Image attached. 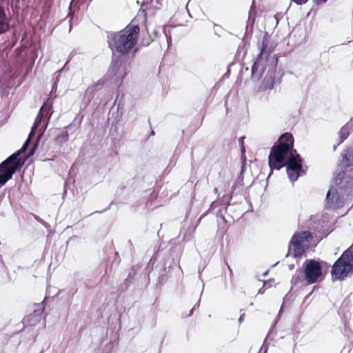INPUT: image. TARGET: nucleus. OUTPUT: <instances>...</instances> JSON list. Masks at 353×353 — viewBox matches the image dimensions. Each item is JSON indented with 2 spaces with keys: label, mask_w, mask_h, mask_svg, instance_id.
I'll use <instances>...</instances> for the list:
<instances>
[{
  "label": "nucleus",
  "mask_w": 353,
  "mask_h": 353,
  "mask_svg": "<svg viewBox=\"0 0 353 353\" xmlns=\"http://www.w3.org/2000/svg\"><path fill=\"white\" fill-rule=\"evenodd\" d=\"M274 85V77L271 74L270 78L265 79L261 84V88L263 90L272 89Z\"/></svg>",
  "instance_id": "nucleus-11"
},
{
  "label": "nucleus",
  "mask_w": 353,
  "mask_h": 353,
  "mask_svg": "<svg viewBox=\"0 0 353 353\" xmlns=\"http://www.w3.org/2000/svg\"><path fill=\"white\" fill-rule=\"evenodd\" d=\"M341 143L345 140L349 136V130L347 128L343 127L339 132Z\"/></svg>",
  "instance_id": "nucleus-14"
},
{
  "label": "nucleus",
  "mask_w": 353,
  "mask_h": 353,
  "mask_svg": "<svg viewBox=\"0 0 353 353\" xmlns=\"http://www.w3.org/2000/svg\"><path fill=\"white\" fill-rule=\"evenodd\" d=\"M259 53L252 67V77L260 79L268 65L269 59L274 50V46L268 34H265L258 44Z\"/></svg>",
  "instance_id": "nucleus-4"
},
{
  "label": "nucleus",
  "mask_w": 353,
  "mask_h": 353,
  "mask_svg": "<svg viewBox=\"0 0 353 353\" xmlns=\"http://www.w3.org/2000/svg\"><path fill=\"white\" fill-rule=\"evenodd\" d=\"M341 155V165L344 167L345 171H353V164L352 163V161L353 160V148H350L344 150Z\"/></svg>",
  "instance_id": "nucleus-9"
},
{
  "label": "nucleus",
  "mask_w": 353,
  "mask_h": 353,
  "mask_svg": "<svg viewBox=\"0 0 353 353\" xmlns=\"http://www.w3.org/2000/svg\"><path fill=\"white\" fill-rule=\"evenodd\" d=\"M353 273V244L334 263L331 274L334 280H344Z\"/></svg>",
  "instance_id": "nucleus-6"
},
{
  "label": "nucleus",
  "mask_w": 353,
  "mask_h": 353,
  "mask_svg": "<svg viewBox=\"0 0 353 353\" xmlns=\"http://www.w3.org/2000/svg\"><path fill=\"white\" fill-rule=\"evenodd\" d=\"M242 174H243V171H241V175L239 176L238 178V181L240 182L241 185H243V177L242 176Z\"/></svg>",
  "instance_id": "nucleus-18"
},
{
  "label": "nucleus",
  "mask_w": 353,
  "mask_h": 353,
  "mask_svg": "<svg viewBox=\"0 0 353 353\" xmlns=\"http://www.w3.org/2000/svg\"><path fill=\"white\" fill-rule=\"evenodd\" d=\"M331 192L330 191H328L327 193V196H326V199L327 200V201L329 202V200L331 199Z\"/></svg>",
  "instance_id": "nucleus-20"
},
{
  "label": "nucleus",
  "mask_w": 353,
  "mask_h": 353,
  "mask_svg": "<svg viewBox=\"0 0 353 353\" xmlns=\"http://www.w3.org/2000/svg\"><path fill=\"white\" fill-rule=\"evenodd\" d=\"M153 0H143V5L149 4L152 2Z\"/></svg>",
  "instance_id": "nucleus-21"
},
{
  "label": "nucleus",
  "mask_w": 353,
  "mask_h": 353,
  "mask_svg": "<svg viewBox=\"0 0 353 353\" xmlns=\"http://www.w3.org/2000/svg\"><path fill=\"white\" fill-rule=\"evenodd\" d=\"M30 137L29 135L28 139L20 150L0 163V188L11 179L13 174L22 167L23 163L21 161L19 156L26 150Z\"/></svg>",
  "instance_id": "nucleus-5"
},
{
  "label": "nucleus",
  "mask_w": 353,
  "mask_h": 353,
  "mask_svg": "<svg viewBox=\"0 0 353 353\" xmlns=\"http://www.w3.org/2000/svg\"><path fill=\"white\" fill-rule=\"evenodd\" d=\"M138 25L130 24L122 30L111 33L108 36V43L112 51L125 55L135 46L139 34Z\"/></svg>",
  "instance_id": "nucleus-1"
},
{
  "label": "nucleus",
  "mask_w": 353,
  "mask_h": 353,
  "mask_svg": "<svg viewBox=\"0 0 353 353\" xmlns=\"http://www.w3.org/2000/svg\"><path fill=\"white\" fill-rule=\"evenodd\" d=\"M125 60V57H121V59H119L116 62L114 63V68H116V70H118L119 68L121 66V64L123 61Z\"/></svg>",
  "instance_id": "nucleus-15"
},
{
  "label": "nucleus",
  "mask_w": 353,
  "mask_h": 353,
  "mask_svg": "<svg viewBox=\"0 0 353 353\" xmlns=\"http://www.w3.org/2000/svg\"><path fill=\"white\" fill-rule=\"evenodd\" d=\"M294 137L290 132L280 136L276 143L272 147L268 163L271 170H280L285 166V161L294 151Z\"/></svg>",
  "instance_id": "nucleus-2"
},
{
  "label": "nucleus",
  "mask_w": 353,
  "mask_h": 353,
  "mask_svg": "<svg viewBox=\"0 0 353 353\" xmlns=\"http://www.w3.org/2000/svg\"><path fill=\"white\" fill-rule=\"evenodd\" d=\"M293 2H294L297 5H303L306 3V2L308 0H292Z\"/></svg>",
  "instance_id": "nucleus-17"
},
{
  "label": "nucleus",
  "mask_w": 353,
  "mask_h": 353,
  "mask_svg": "<svg viewBox=\"0 0 353 353\" xmlns=\"http://www.w3.org/2000/svg\"><path fill=\"white\" fill-rule=\"evenodd\" d=\"M313 236L309 231H301L294 234L290 241V250L296 258L302 256L309 248Z\"/></svg>",
  "instance_id": "nucleus-7"
},
{
  "label": "nucleus",
  "mask_w": 353,
  "mask_h": 353,
  "mask_svg": "<svg viewBox=\"0 0 353 353\" xmlns=\"http://www.w3.org/2000/svg\"><path fill=\"white\" fill-rule=\"evenodd\" d=\"M152 41V38L149 34V33L148 32L142 34V38H141L142 46H148L151 43Z\"/></svg>",
  "instance_id": "nucleus-13"
},
{
  "label": "nucleus",
  "mask_w": 353,
  "mask_h": 353,
  "mask_svg": "<svg viewBox=\"0 0 353 353\" xmlns=\"http://www.w3.org/2000/svg\"><path fill=\"white\" fill-rule=\"evenodd\" d=\"M243 139H244V137H242L240 138V142H241V152H242L243 154L245 152V147H244Z\"/></svg>",
  "instance_id": "nucleus-16"
},
{
  "label": "nucleus",
  "mask_w": 353,
  "mask_h": 353,
  "mask_svg": "<svg viewBox=\"0 0 353 353\" xmlns=\"http://www.w3.org/2000/svg\"><path fill=\"white\" fill-rule=\"evenodd\" d=\"M322 275L320 263L314 259L306 260L301 268L297 269L293 275L292 282L294 285H307L315 283Z\"/></svg>",
  "instance_id": "nucleus-3"
},
{
  "label": "nucleus",
  "mask_w": 353,
  "mask_h": 353,
  "mask_svg": "<svg viewBox=\"0 0 353 353\" xmlns=\"http://www.w3.org/2000/svg\"><path fill=\"white\" fill-rule=\"evenodd\" d=\"M45 105H45V104H43V106L41 108V109H40V112H39V113L38 114V115H37V118H36V119H35L34 123V125H33V126H32V131H31V132H30V136H32V134H33V132H34L37 129V128L39 127V123H41V120H42V119H43V114H42L41 112L43 111V108H44V106H45Z\"/></svg>",
  "instance_id": "nucleus-12"
},
{
  "label": "nucleus",
  "mask_w": 353,
  "mask_h": 353,
  "mask_svg": "<svg viewBox=\"0 0 353 353\" xmlns=\"http://www.w3.org/2000/svg\"><path fill=\"white\" fill-rule=\"evenodd\" d=\"M9 30V24L6 21V14L3 8H0V34Z\"/></svg>",
  "instance_id": "nucleus-10"
},
{
  "label": "nucleus",
  "mask_w": 353,
  "mask_h": 353,
  "mask_svg": "<svg viewBox=\"0 0 353 353\" xmlns=\"http://www.w3.org/2000/svg\"><path fill=\"white\" fill-rule=\"evenodd\" d=\"M263 287L269 288L270 287V281H266L263 283Z\"/></svg>",
  "instance_id": "nucleus-19"
},
{
  "label": "nucleus",
  "mask_w": 353,
  "mask_h": 353,
  "mask_svg": "<svg viewBox=\"0 0 353 353\" xmlns=\"http://www.w3.org/2000/svg\"><path fill=\"white\" fill-rule=\"evenodd\" d=\"M285 166L287 168L288 177L292 182L296 181L301 175L305 174L303 169V159L296 150L292 152L291 155L285 161Z\"/></svg>",
  "instance_id": "nucleus-8"
}]
</instances>
